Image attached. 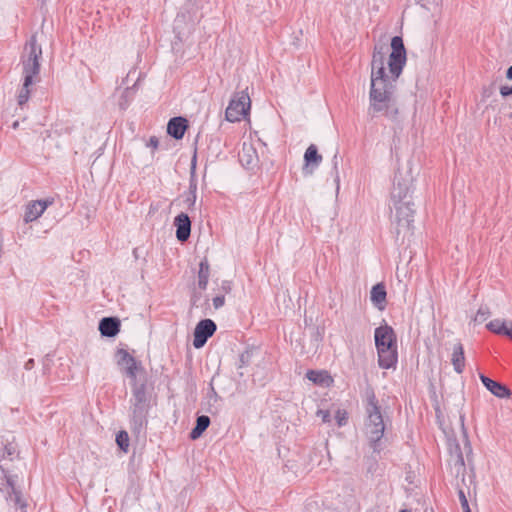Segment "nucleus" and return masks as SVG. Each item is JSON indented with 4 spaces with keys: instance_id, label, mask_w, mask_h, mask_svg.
Segmentation results:
<instances>
[{
    "instance_id": "f257e3e1",
    "label": "nucleus",
    "mask_w": 512,
    "mask_h": 512,
    "mask_svg": "<svg viewBox=\"0 0 512 512\" xmlns=\"http://www.w3.org/2000/svg\"><path fill=\"white\" fill-rule=\"evenodd\" d=\"M391 53L388 67L391 77L385 71V55H372L368 115L371 118L385 116L395 121L399 108L396 100V80L406 64V49L402 37L391 39Z\"/></svg>"
},
{
    "instance_id": "f03ea898",
    "label": "nucleus",
    "mask_w": 512,
    "mask_h": 512,
    "mask_svg": "<svg viewBox=\"0 0 512 512\" xmlns=\"http://www.w3.org/2000/svg\"><path fill=\"white\" fill-rule=\"evenodd\" d=\"M19 457L17 445L13 442H7L0 450V491L9 505L16 510L26 512V502L23 500L21 490L16 486V475L11 474L10 462Z\"/></svg>"
},
{
    "instance_id": "7ed1b4c3",
    "label": "nucleus",
    "mask_w": 512,
    "mask_h": 512,
    "mask_svg": "<svg viewBox=\"0 0 512 512\" xmlns=\"http://www.w3.org/2000/svg\"><path fill=\"white\" fill-rule=\"evenodd\" d=\"M364 409V434L373 453L379 454L384 448L382 438L385 432V423L378 399L371 387L365 390Z\"/></svg>"
},
{
    "instance_id": "20e7f679",
    "label": "nucleus",
    "mask_w": 512,
    "mask_h": 512,
    "mask_svg": "<svg viewBox=\"0 0 512 512\" xmlns=\"http://www.w3.org/2000/svg\"><path fill=\"white\" fill-rule=\"evenodd\" d=\"M132 397L130 399V427L132 432L140 434L148 424L149 397L146 392V383H132Z\"/></svg>"
},
{
    "instance_id": "39448f33",
    "label": "nucleus",
    "mask_w": 512,
    "mask_h": 512,
    "mask_svg": "<svg viewBox=\"0 0 512 512\" xmlns=\"http://www.w3.org/2000/svg\"><path fill=\"white\" fill-rule=\"evenodd\" d=\"M42 48L37 43L36 35H32L25 44L24 53L21 56L23 78L36 80L40 73V58Z\"/></svg>"
},
{
    "instance_id": "423d86ee",
    "label": "nucleus",
    "mask_w": 512,
    "mask_h": 512,
    "mask_svg": "<svg viewBox=\"0 0 512 512\" xmlns=\"http://www.w3.org/2000/svg\"><path fill=\"white\" fill-rule=\"evenodd\" d=\"M251 101L248 93L241 91L229 102L225 111V118L229 122H238L246 116L250 110Z\"/></svg>"
},
{
    "instance_id": "0eeeda50",
    "label": "nucleus",
    "mask_w": 512,
    "mask_h": 512,
    "mask_svg": "<svg viewBox=\"0 0 512 512\" xmlns=\"http://www.w3.org/2000/svg\"><path fill=\"white\" fill-rule=\"evenodd\" d=\"M414 202L407 200L402 203H393V207L396 211L395 219L397 222V233L399 234L402 229L411 230L414 222Z\"/></svg>"
},
{
    "instance_id": "6e6552de",
    "label": "nucleus",
    "mask_w": 512,
    "mask_h": 512,
    "mask_svg": "<svg viewBox=\"0 0 512 512\" xmlns=\"http://www.w3.org/2000/svg\"><path fill=\"white\" fill-rule=\"evenodd\" d=\"M217 326L211 319L200 320L194 329L193 346L196 349L202 348L207 340L216 332Z\"/></svg>"
},
{
    "instance_id": "1a4fd4ad",
    "label": "nucleus",
    "mask_w": 512,
    "mask_h": 512,
    "mask_svg": "<svg viewBox=\"0 0 512 512\" xmlns=\"http://www.w3.org/2000/svg\"><path fill=\"white\" fill-rule=\"evenodd\" d=\"M412 186V179L403 178L401 175H396L393 188L391 191L392 203H402L407 200H412L410 194Z\"/></svg>"
},
{
    "instance_id": "9d476101",
    "label": "nucleus",
    "mask_w": 512,
    "mask_h": 512,
    "mask_svg": "<svg viewBox=\"0 0 512 512\" xmlns=\"http://www.w3.org/2000/svg\"><path fill=\"white\" fill-rule=\"evenodd\" d=\"M116 360L118 366L124 367L125 374L132 380V383L137 382L136 376L141 364L125 349H118L116 352Z\"/></svg>"
},
{
    "instance_id": "9b49d317",
    "label": "nucleus",
    "mask_w": 512,
    "mask_h": 512,
    "mask_svg": "<svg viewBox=\"0 0 512 512\" xmlns=\"http://www.w3.org/2000/svg\"><path fill=\"white\" fill-rule=\"evenodd\" d=\"M376 348H388L396 346V334L393 328L387 324L381 325L374 332Z\"/></svg>"
},
{
    "instance_id": "f8f14e48",
    "label": "nucleus",
    "mask_w": 512,
    "mask_h": 512,
    "mask_svg": "<svg viewBox=\"0 0 512 512\" xmlns=\"http://www.w3.org/2000/svg\"><path fill=\"white\" fill-rule=\"evenodd\" d=\"M174 226L176 227V238L180 242H185L191 234V220L186 213H180L174 218Z\"/></svg>"
},
{
    "instance_id": "ddd939ff",
    "label": "nucleus",
    "mask_w": 512,
    "mask_h": 512,
    "mask_svg": "<svg viewBox=\"0 0 512 512\" xmlns=\"http://www.w3.org/2000/svg\"><path fill=\"white\" fill-rule=\"evenodd\" d=\"M304 162L305 165L303 167L304 174H312L313 170L317 168L322 162V156L318 153V149L316 145L311 144L304 153Z\"/></svg>"
},
{
    "instance_id": "4468645a",
    "label": "nucleus",
    "mask_w": 512,
    "mask_h": 512,
    "mask_svg": "<svg viewBox=\"0 0 512 512\" xmlns=\"http://www.w3.org/2000/svg\"><path fill=\"white\" fill-rule=\"evenodd\" d=\"M50 204H52V201L49 200H37L29 203L24 214L25 223L38 219Z\"/></svg>"
},
{
    "instance_id": "2eb2a0df",
    "label": "nucleus",
    "mask_w": 512,
    "mask_h": 512,
    "mask_svg": "<svg viewBox=\"0 0 512 512\" xmlns=\"http://www.w3.org/2000/svg\"><path fill=\"white\" fill-rule=\"evenodd\" d=\"M187 129L188 121L184 117H173L168 121L167 133L176 140H181Z\"/></svg>"
},
{
    "instance_id": "dca6fc26",
    "label": "nucleus",
    "mask_w": 512,
    "mask_h": 512,
    "mask_svg": "<svg viewBox=\"0 0 512 512\" xmlns=\"http://www.w3.org/2000/svg\"><path fill=\"white\" fill-rule=\"evenodd\" d=\"M482 384L489 390L494 396L498 398H508L511 395L510 389L500 382L494 381L484 374L479 376Z\"/></svg>"
},
{
    "instance_id": "f3484780",
    "label": "nucleus",
    "mask_w": 512,
    "mask_h": 512,
    "mask_svg": "<svg viewBox=\"0 0 512 512\" xmlns=\"http://www.w3.org/2000/svg\"><path fill=\"white\" fill-rule=\"evenodd\" d=\"M378 364L383 369H390L397 363L396 346L388 348H377Z\"/></svg>"
},
{
    "instance_id": "a211bd4d",
    "label": "nucleus",
    "mask_w": 512,
    "mask_h": 512,
    "mask_svg": "<svg viewBox=\"0 0 512 512\" xmlns=\"http://www.w3.org/2000/svg\"><path fill=\"white\" fill-rule=\"evenodd\" d=\"M121 323L116 317H104L99 322V331L104 337H115L120 332Z\"/></svg>"
},
{
    "instance_id": "6ab92c4d",
    "label": "nucleus",
    "mask_w": 512,
    "mask_h": 512,
    "mask_svg": "<svg viewBox=\"0 0 512 512\" xmlns=\"http://www.w3.org/2000/svg\"><path fill=\"white\" fill-rule=\"evenodd\" d=\"M239 160L242 165L248 169L256 166L258 162V156L256 150L252 145L243 144L242 150L239 152Z\"/></svg>"
},
{
    "instance_id": "aec40b11",
    "label": "nucleus",
    "mask_w": 512,
    "mask_h": 512,
    "mask_svg": "<svg viewBox=\"0 0 512 512\" xmlns=\"http://www.w3.org/2000/svg\"><path fill=\"white\" fill-rule=\"evenodd\" d=\"M386 296V287L383 283H377L372 287L370 292V299L374 306L379 310H383L385 308Z\"/></svg>"
},
{
    "instance_id": "412c9836",
    "label": "nucleus",
    "mask_w": 512,
    "mask_h": 512,
    "mask_svg": "<svg viewBox=\"0 0 512 512\" xmlns=\"http://www.w3.org/2000/svg\"><path fill=\"white\" fill-rule=\"evenodd\" d=\"M451 363L457 373H462L465 368V356L463 345L458 342L453 347Z\"/></svg>"
},
{
    "instance_id": "4be33fe9",
    "label": "nucleus",
    "mask_w": 512,
    "mask_h": 512,
    "mask_svg": "<svg viewBox=\"0 0 512 512\" xmlns=\"http://www.w3.org/2000/svg\"><path fill=\"white\" fill-rule=\"evenodd\" d=\"M306 376L311 382L322 387H329L333 383L332 377L325 370H309Z\"/></svg>"
},
{
    "instance_id": "5701e85b",
    "label": "nucleus",
    "mask_w": 512,
    "mask_h": 512,
    "mask_svg": "<svg viewBox=\"0 0 512 512\" xmlns=\"http://www.w3.org/2000/svg\"><path fill=\"white\" fill-rule=\"evenodd\" d=\"M210 423V418L207 415L198 416L196 419V424L190 432V438L192 440L198 439L203 434V432L209 427Z\"/></svg>"
},
{
    "instance_id": "b1692460",
    "label": "nucleus",
    "mask_w": 512,
    "mask_h": 512,
    "mask_svg": "<svg viewBox=\"0 0 512 512\" xmlns=\"http://www.w3.org/2000/svg\"><path fill=\"white\" fill-rule=\"evenodd\" d=\"M35 81L36 80H32L30 78H23V84L17 96V102L19 106L22 107L28 102L31 94V86L35 83Z\"/></svg>"
},
{
    "instance_id": "393cba45",
    "label": "nucleus",
    "mask_w": 512,
    "mask_h": 512,
    "mask_svg": "<svg viewBox=\"0 0 512 512\" xmlns=\"http://www.w3.org/2000/svg\"><path fill=\"white\" fill-rule=\"evenodd\" d=\"M210 275V266L207 259H204L199 264L198 271V287L200 290H206Z\"/></svg>"
},
{
    "instance_id": "a878e982",
    "label": "nucleus",
    "mask_w": 512,
    "mask_h": 512,
    "mask_svg": "<svg viewBox=\"0 0 512 512\" xmlns=\"http://www.w3.org/2000/svg\"><path fill=\"white\" fill-rule=\"evenodd\" d=\"M486 327L488 328V330L498 335H505L507 329L505 321H502L500 319H494L490 321L486 325Z\"/></svg>"
},
{
    "instance_id": "bb28decb",
    "label": "nucleus",
    "mask_w": 512,
    "mask_h": 512,
    "mask_svg": "<svg viewBox=\"0 0 512 512\" xmlns=\"http://www.w3.org/2000/svg\"><path fill=\"white\" fill-rule=\"evenodd\" d=\"M134 93V87H127L126 89H124L119 100V106L122 110H125L129 106V103L132 100Z\"/></svg>"
},
{
    "instance_id": "cd10ccee",
    "label": "nucleus",
    "mask_w": 512,
    "mask_h": 512,
    "mask_svg": "<svg viewBox=\"0 0 512 512\" xmlns=\"http://www.w3.org/2000/svg\"><path fill=\"white\" fill-rule=\"evenodd\" d=\"M116 443L123 452H127L129 448L128 433L124 430L119 431L116 435Z\"/></svg>"
},
{
    "instance_id": "c85d7f7f",
    "label": "nucleus",
    "mask_w": 512,
    "mask_h": 512,
    "mask_svg": "<svg viewBox=\"0 0 512 512\" xmlns=\"http://www.w3.org/2000/svg\"><path fill=\"white\" fill-rule=\"evenodd\" d=\"M491 312H490V309L488 306H485V305H482L479 307L473 321L475 323H482L484 322L486 319H488V317L490 316Z\"/></svg>"
},
{
    "instance_id": "c756f323",
    "label": "nucleus",
    "mask_w": 512,
    "mask_h": 512,
    "mask_svg": "<svg viewBox=\"0 0 512 512\" xmlns=\"http://www.w3.org/2000/svg\"><path fill=\"white\" fill-rule=\"evenodd\" d=\"M339 427L346 425L348 421V413L345 410H337L335 415Z\"/></svg>"
},
{
    "instance_id": "7c9ffc66",
    "label": "nucleus",
    "mask_w": 512,
    "mask_h": 512,
    "mask_svg": "<svg viewBox=\"0 0 512 512\" xmlns=\"http://www.w3.org/2000/svg\"><path fill=\"white\" fill-rule=\"evenodd\" d=\"M459 500H460V503H461V506L463 508V511L464 512H471V509L469 507V504H468V500L465 496V493L463 490H459Z\"/></svg>"
},
{
    "instance_id": "2f4dec72",
    "label": "nucleus",
    "mask_w": 512,
    "mask_h": 512,
    "mask_svg": "<svg viewBox=\"0 0 512 512\" xmlns=\"http://www.w3.org/2000/svg\"><path fill=\"white\" fill-rule=\"evenodd\" d=\"M212 302H213V306H214L215 309H220L225 304V295L221 294V295L215 296L212 299Z\"/></svg>"
},
{
    "instance_id": "473e14b6",
    "label": "nucleus",
    "mask_w": 512,
    "mask_h": 512,
    "mask_svg": "<svg viewBox=\"0 0 512 512\" xmlns=\"http://www.w3.org/2000/svg\"><path fill=\"white\" fill-rule=\"evenodd\" d=\"M456 465H459L460 467H464V465H465L464 458H463L462 452H461L458 444L456 445L455 466Z\"/></svg>"
},
{
    "instance_id": "72a5a7b5",
    "label": "nucleus",
    "mask_w": 512,
    "mask_h": 512,
    "mask_svg": "<svg viewBox=\"0 0 512 512\" xmlns=\"http://www.w3.org/2000/svg\"><path fill=\"white\" fill-rule=\"evenodd\" d=\"M250 354L248 352H243L239 356V365L238 368H242L249 363Z\"/></svg>"
},
{
    "instance_id": "f704fd0d",
    "label": "nucleus",
    "mask_w": 512,
    "mask_h": 512,
    "mask_svg": "<svg viewBox=\"0 0 512 512\" xmlns=\"http://www.w3.org/2000/svg\"><path fill=\"white\" fill-rule=\"evenodd\" d=\"M220 290L224 295L230 293L232 290V282L229 280H223L221 282Z\"/></svg>"
},
{
    "instance_id": "c9c22d12",
    "label": "nucleus",
    "mask_w": 512,
    "mask_h": 512,
    "mask_svg": "<svg viewBox=\"0 0 512 512\" xmlns=\"http://www.w3.org/2000/svg\"><path fill=\"white\" fill-rule=\"evenodd\" d=\"M333 170L335 172V182L337 183V188L339 187V173H338V155L335 154L333 157Z\"/></svg>"
},
{
    "instance_id": "e433bc0d",
    "label": "nucleus",
    "mask_w": 512,
    "mask_h": 512,
    "mask_svg": "<svg viewBox=\"0 0 512 512\" xmlns=\"http://www.w3.org/2000/svg\"><path fill=\"white\" fill-rule=\"evenodd\" d=\"M317 416L321 417L324 423L330 422L331 420V415L328 410H318Z\"/></svg>"
},
{
    "instance_id": "4c0bfd02",
    "label": "nucleus",
    "mask_w": 512,
    "mask_h": 512,
    "mask_svg": "<svg viewBox=\"0 0 512 512\" xmlns=\"http://www.w3.org/2000/svg\"><path fill=\"white\" fill-rule=\"evenodd\" d=\"M500 94L503 97H508L512 95V86L504 85L500 88Z\"/></svg>"
},
{
    "instance_id": "58836bf2",
    "label": "nucleus",
    "mask_w": 512,
    "mask_h": 512,
    "mask_svg": "<svg viewBox=\"0 0 512 512\" xmlns=\"http://www.w3.org/2000/svg\"><path fill=\"white\" fill-rule=\"evenodd\" d=\"M185 202L187 203L188 205V209L191 210L194 206H195V203H196V195H191V194H188Z\"/></svg>"
},
{
    "instance_id": "ea45409f",
    "label": "nucleus",
    "mask_w": 512,
    "mask_h": 512,
    "mask_svg": "<svg viewBox=\"0 0 512 512\" xmlns=\"http://www.w3.org/2000/svg\"><path fill=\"white\" fill-rule=\"evenodd\" d=\"M159 145V140L156 136H151L148 143H147V146L148 147H152L153 149H156Z\"/></svg>"
},
{
    "instance_id": "a19ab883",
    "label": "nucleus",
    "mask_w": 512,
    "mask_h": 512,
    "mask_svg": "<svg viewBox=\"0 0 512 512\" xmlns=\"http://www.w3.org/2000/svg\"><path fill=\"white\" fill-rule=\"evenodd\" d=\"M200 299H201V293L200 292H194L192 297H191V305L192 306H197V303L199 302Z\"/></svg>"
},
{
    "instance_id": "79ce46f5",
    "label": "nucleus",
    "mask_w": 512,
    "mask_h": 512,
    "mask_svg": "<svg viewBox=\"0 0 512 512\" xmlns=\"http://www.w3.org/2000/svg\"><path fill=\"white\" fill-rule=\"evenodd\" d=\"M197 192V183L195 180L191 179L190 185H189V194L196 195Z\"/></svg>"
},
{
    "instance_id": "37998d69",
    "label": "nucleus",
    "mask_w": 512,
    "mask_h": 512,
    "mask_svg": "<svg viewBox=\"0 0 512 512\" xmlns=\"http://www.w3.org/2000/svg\"><path fill=\"white\" fill-rule=\"evenodd\" d=\"M373 55H385V47L384 46H375Z\"/></svg>"
},
{
    "instance_id": "c03bdc74",
    "label": "nucleus",
    "mask_w": 512,
    "mask_h": 512,
    "mask_svg": "<svg viewBox=\"0 0 512 512\" xmlns=\"http://www.w3.org/2000/svg\"><path fill=\"white\" fill-rule=\"evenodd\" d=\"M186 19V15L184 12H181L177 15L176 19H175V24L176 26H178L179 23L185 21Z\"/></svg>"
},
{
    "instance_id": "a18cd8bd",
    "label": "nucleus",
    "mask_w": 512,
    "mask_h": 512,
    "mask_svg": "<svg viewBox=\"0 0 512 512\" xmlns=\"http://www.w3.org/2000/svg\"><path fill=\"white\" fill-rule=\"evenodd\" d=\"M195 169H196V152L194 153V156L192 157V160H191V174H192V176L195 173Z\"/></svg>"
},
{
    "instance_id": "49530a36",
    "label": "nucleus",
    "mask_w": 512,
    "mask_h": 512,
    "mask_svg": "<svg viewBox=\"0 0 512 512\" xmlns=\"http://www.w3.org/2000/svg\"><path fill=\"white\" fill-rule=\"evenodd\" d=\"M34 364H35L34 359H32V358H31V359H29V360L25 363L24 368H25L26 370H31V369L34 367Z\"/></svg>"
},
{
    "instance_id": "de8ad7c7",
    "label": "nucleus",
    "mask_w": 512,
    "mask_h": 512,
    "mask_svg": "<svg viewBox=\"0 0 512 512\" xmlns=\"http://www.w3.org/2000/svg\"><path fill=\"white\" fill-rule=\"evenodd\" d=\"M506 77L512 80V65L506 71Z\"/></svg>"
},
{
    "instance_id": "09e8293b",
    "label": "nucleus",
    "mask_w": 512,
    "mask_h": 512,
    "mask_svg": "<svg viewBox=\"0 0 512 512\" xmlns=\"http://www.w3.org/2000/svg\"><path fill=\"white\" fill-rule=\"evenodd\" d=\"M505 336H507V337H509L510 339H512V327H511V328H507V329H506Z\"/></svg>"
},
{
    "instance_id": "8fccbe9b",
    "label": "nucleus",
    "mask_w": 512,
    "mask_h": 512,
    "mask_svg": "<svg viewBox=\"0 0 512 512\" xmlns=\"http://www.w3.org/2000/svg\"><path fill=\"white\" fill-rule=\"evenodd\" d=\"M189 20L192 22V23H195V21H198V17L196 15H189Z\"/></svg>"
},
{
    "instance_id": "3c124183",
    "label": "nucleus",
    "mask_w": 512,
    "mask_h": 512,
    "mask_svg": "<svg viewBox=\"0 0 512 512\" xmlns=\"http://www.w3.org/2000/svg\"><path fill=\"white\" fill-rule=\"evenodd\" d=\"M210 392H211V395H214V396H216V395H217V393H216V391H215V389H214V386H213L212 382L210 383Z\"/></svg>"
},
{
    "instance_id": "603ef678",
    "label": "nucleus",
    "mask_w": 512,
    "mask_h": 512,
    "mask_svg": "<svg viewBox=\"0 0 512 512\" xmlns=\"http://www.w3.org/2000/svg\"><path fill=\"white\" fill-rule=\"evenodd\" d=\"M19 126V122L18 121H14L13 124H12V128L13 129H17Z\"/></svg>"
},
{
    "instance_id": "864d4df0",
    "label": "nucleus",
    "mask_w": 512,
    "mask_h": 512,
    "mask_svg": "<svg viewBox=\"0 0 512 512\" xmlns=\"http://www.w3.org/2000/svg\"><path fill=\"white\" fill-rule=\"evenodd\" d=\"M192 4V0H189L188 3L186 4V6H189Z\"/></svg>"
},
{
    "instance_id": "5fc2aeb1",
    "label": "nucleus",
    "mask_w": 512,
    "mask_h": 512,
    "mask_svg": "<svg viewBox=\"0 0 512 512\" xmlns=\"http://www.w3.org/2000/svg\"><path fill=\"white\" fill-rule=\"evenodd\" d=\"M42 3H45L47 0H40Z\"/></svg>"
}]
</instances>
